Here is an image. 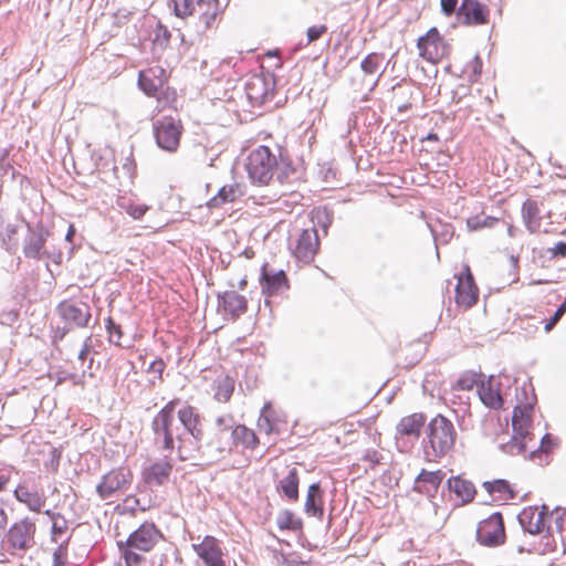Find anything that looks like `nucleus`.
Masks as SVG:
<instances>
[{"label":"nucleus","mask_w":566,"mask_h":566,"mask_svg":"<svg viewBox=\"0 0 566 566\" xmlns=\"http://www.w3.org/2000/svg\"><path fill=\"white\" fill-rule=\"evenodd\" d=\"M245 169L250 180L259 186H268L277 177L284 182L294 172L292 164L286 158L277 157L268 146H258L247 158Z\"/></svg>","instance_id":"f257e3e1"},{"label":"nucleus","mask_w":566,"mask_h":566,"mask_svg":"<svg viewBox=\"0 0 566 566\" xmlns=\"http://www.w3.org/2000/svg\"><path fill=\"white\" fill-rule=\"evenodd\" d=\"M179 399L168 401L154 417L151 421V429L154 432V440L164 450H176L181 461L190 458V451L195 448L188 447V441L182 438L184 433L176 422V407Z\"/></svg>","instance_id":"f03ea898"},{"label":"nucleus","mask_w":566,"mask_h":566,"mask_svg":"<svg viewBox=\"0 0 566 566\" xmlns=\"http://www.w3.org/2000/svg\"><path fill=\"white\" fill-rule=\"evenodd\" d=\"M164 539V533L154 523L146 521L129 534L118 547L126 566H139L144 557L138 553L151 552Z\"/></svg>","instance_id":"7ed1b4c3"},{"label":"nucleus","mask_w":566,"mask_h":566,"mask_svg":"<svg viewBox=\"0 0 566 566\" xmlns=\"http://www.w3.org/2000/svg\"><path fill=\"white\" fill-rule=\"evenodd\" d=\"M457 437L454 424L443 415H437L427 426L428 448L436 458L448 454L453 449ZM427 454L430 452L427 451Z\"/></svg>","instance_id":"20e7f679"},{"label":"nucleus","mask_w":566,"mask_h":566,"mask_svg":"<svg viewBox=\"0 0 566 566\" xmlns=\"http://www.w3.org/2000/svg\"><path fill=\"white\" fill-rule=\"evenodd\" d=\"M184 130V124L178 117L164 116L153 124L157 146L168 153L178 150Z\"/></svg>","instance_id":"39448f33"},{"label":"nucleus","mask_w":566,"mask_h":566,"mask_svg":"<svg viewBox=\"0 0 566 566\" xmlns=\"http://www.w3.org/2000/svg\"><path fill=\"white\" fill-rule=\"evenodd\" d=\"M36 526L30 517L14 522L6 536V545L12 555H22L30 549L35 541Z\"/></svg>","instance_id":"423d86ee"},{"label":"nucleus","mask_w":566,"mask_h":566,"mask_svg":"<svg viewBox=\"0 0 566 566\" xmlns=\"http://www.w3.org/2000/svg\"><path fill=\"white\" fill-rule=\"evenodd\" d=\"M133 476V472L126 467L112 469L102 476L96 485V492L102 500L117 496L129 489Z\"/></svg>","instance_id":"0eeeda50"},{"label":"nucleus","mask_w":566,"mask_h":566,"mask_svg":"<svg viewBox=\"0 0 566 566\" xmlns=\"http://www.w3.org/2000/svg\"><path fill=\"white\" fill-rule=\"evenodd\" d=\"M417 48L419 56L432 64H438L450 53V45L434 27L418 39Z\"/></svg>","instance_id":"6e6552de"},{"label":"nucleus","mask_w":566,"mask_h":566,"mask_svg":"<svg viewBox=\"0 0 566 566\" xmlns=\"http://www.w3.org/2000/svg\"><path fill=\"white\" fill-rule=\"evenodd\" d=\"M455 277V304L463 310H469L479 301V287L474 281L470 266L464 264L462 271L457 274Z\"/></svg>","instance_id":"1a4fd4ad"},{"label":"nucleus","mask_w":566,"mask_h":566,"mask_svg":"<svg viewBox=\"0 0 566 566\" xmlns=\"http://www.w3.org/2000/svg\"><path fill=\"white\" fill-rule=\"evenodd\" d=\"M476 538L484 546L502 545L506 538L502 514L493 513L481 521L478 525Z\"/></svg>","instance_id":"9d476101"},{"label":"nucleus","mask_w":566,"mask_h":566,"mask_svg":"<svg viewBox=\"0 0 566 566\" xmlns=\"http://www.w3.org/2000/svg\"><path fill=\"white\" fill-rule=\"evenodd\" d=\"M56 313L70 328L86 327L92 316L88 304L73 300H64L60 302L56 306Z\"/></svg>","instance_id":"9b49d317"},{"label":"nucleus","mask_w":566,"mask_h":566,"mask_svg":"<svg viewBox=\"0 0 566 566\" xmlns=\"http://www.w3.org/2000/svg\"><path fill=\"white\" fill-rule=\"evenodd\" d=\"M197 32L205 34L207 31L217 29L224 9L220 0H196Z\"/></svg>","instance_id":"f8f14e48"},{"label":"nucleus","mask_w":566,"mask_h":566,"mask_svg":"<svg viewBox=\"0 0 566 566\" xmlns=\"http://www.w3.org/2000/svg\"><path fill=\"white\" fill-rule=\"evenodd\" d=\"M535 403L536 396L532 394L531 397H526L525 402H521L514 408L512 417L514 438L525 439L531 433Z\"/></svg>","instance_id":"ddd939ff"},{"label":"nucleus","mask_w":566,"mask_h":566,"mask_svg":"<svg viewBox=\"0 0 566 566\" xmlns=\"http://www.w3.org/2000/svg\"><path fill=\"white\" fill-rule=\"evenodd\" d=\"M458 18L463 25L468 27L488 24L490 9L481 0H462L458 9Z\"/></svg>","instance_id":"4468645a"},{"label":"nucleus","mask_w":566,"mask_h":566,"mask_svg":"<svg viewBox=\"0 0 566 566\" xmlns=\"http://www.w3.org/2000/svg\"><path fill=\"white\" fill-rule=\"evenodd\" d=\"M553 516L546 505H534L523 509L518 518L522 526L531 534H538L547 525L548 518Z\"/></svg>","instance_id":"2eb2a0df"},{"label":"nucleus","mask_w":566,"mask_h":566,"mask_svg":"<svg viewBox=\"0 0 566 566\" xmlns=\"http://www.w3.org/2000/svg\"><path fill=\"white\" fill-rule=\"evenodd\" d=\"M319 248L318 233L315 228L303 230L292 249L294 256L304 262L310 263L314 260Z\"/></svg>","instance_id":"dca6fc26"},{"label":"nucleus","mask_w":566,"mask_h":566,"mask_svg":"<svg viewBox=\"0 0 566 566\" xmlns=\"http://www.w3.org/2000/svg\"><path fill=\"white\" fill-rule=\"evenodd\" d=\"M260 285L266 296L281 294L290 289L289 279L283 270H273L264 264L261 270Z\"/></svg>","instance_id":"f3484780"},{"label":"nucleus","mask_w":566,"mask_h":566,"mask_svg":"<svg viewBox=\"0 0 566 566\" xmlns=\"http://www.w3.org/2000/svg\"><path fill=\"white\" fill-rule=\"evenodd\" d=\"M287 424L285 413L276 409L272 403L268 402L263 406L261 415L258 419V428L265 434H279Z\"/></svg>","instance_id":"a211bd4d"},{"label":"nucleus","mask_w":566,"mask_h":566,"mask_svg":"<svg viewBox=\"0 0 566 566\" xmlns=\"http://www.w3.org/2000/svg\"><path fill=\"white\" fill-rule=\"evenodd\" d=\"M196 554L206 566H226L220 542L211 535H207L198 544H192Z\"/></svg>","instance_id":"6ab92c4d"},{"label":"nucleus","mask_w":566,"mask_h":566,"mask_svg":"<svg viewBox=\"0 0 566 566\" xmlns=\"http://www.w3.org/2000/svg\"><path fill=\"white\" fill-rule=\"evenodd\" d=\"M138 84L146 95H157V92L167 85L165 69L159 65H155L140 71L138 76Z\"/></svg>","instance_id":"aec40b11"},{"label":"nucleus","mask_w":566,"mask_h":566,"mask_svg":"<svg viewBox=\"0 0 566 566\" xmlns=\"http://www.w3.org/2000/svg\"><path fill=\"white\" fill-rule=\"evenodd\" d=\"M177 417L180 423L196 442H199L203 438L202 418L198 410L190 405H185L177 411Z\"/></svg>","instance_id":"412c9836"},{"label":"nucleus","mask_w":566,"mask_h":566,"mask_svg":"<svg viewBox=\"0 0 566 566\" xmlns=\"http://www.w3.org/2000/svg\"><path fill=\"white\" fill-rule=\"evenodd\" d=\"M13 495L18 502L24 504L34 513H41L46 503V497L42 490L31 489L25 483L18 484Z\"/></svg>","instance_id":"4be33fe9"},{"label":"nucleus","mask_w":566,"mask_h":566,"mask_svg":"<svg viewBox=\"0 0 566 566\" xmlns=\"http://www.w3.org/2000/svg\"><path fill=\"white\" fill-rule=\"evenodd\" d=\"M444 476L442 470L427 471L422 469L415 479L413 490L428 496H434Z\"/></svg>","instance_id":"5701e85b"},{"label":"nucleus","mask_w":566,"mask_h":566,"mask_svg":"<svg viewBox=\"0 0 566 566\" xmlns=\"http://www.w3.org/2000/svg\"><path fill=\"white\" fill-rule=\"evenodd\" d=\"M218 298L221 311L232 319H237L248 310L247 297L235 291H226Z\"/></svg>","instance_id":"b1692460"},{"label":"nucleus","mask_w":566,"mask_h":566,"mask_svg":"<svg viewBox=\"0 0 566 566\" xmlns=\"http://www.w3.org/2000/svg\"><path fill=\"white\" fill-rule=\"evenodd\" d=\"M426 415L422 412H415L402 417L396 426L397 434L400 437L418 438L426 423Z\"/></svg>","instance_id":"393cba45"},{"label":"nucleus","mask_w":566,"mask_h":566,"mask_svg":"<svg viewBox=\"0 0 566 566\" xmlns=\"http://www.w3.org/2000/svg\"><path fill=\"white\" fill-rule=\"evenodd\" d=\"M234 379L222 370H213V397L219 402H228L234 391Z\"/></svg>","instance_id":"a878e982"},{"label":"nucleus","mask_w":566,"mask_h":566,"mask_svg":"<svg viewBox=\"0 0 566 566\" xmlns=\"http://www.w3.org/2000/svg\"><path fill=\"white\" fill-rule=\"evenodd\" d=\"M385 56L382 53L371 52L364 57L360 69L366 76H369V91H373L382 74L380 71Z\"/></svg>","instance_id":"bb28decb"},{"label":"nucleus","mask_w":566,"mask_h":566,"mask_svg":"<svg viewBox=\"0 0 566 566\" xmlns=\"http://www.w3.org/2000/svg\"><path fill=\"white\" fill-rule=\"evenodd\" d=\"M483 489L493 497L494 501L507 502L517 496L514 486L506 480L485 481Z\"/></svg>","instance_id":"cd10ccee"},{"label":"nucleus","mask_w":566,"mask_h":566,"mask_svg":"<svg viewBox=\"0 0 566 566\" xmlns=\"http://www.w3.org/2000/svg\"><path fill=\"white\" fill-rule=\"evenodd\" d=\"M305 513L310 516L322 518L324 515V500L323 492L321 490L319 483H313L308 486L305 505Z\"/></svg>","instance_id":"c85d7f7f"},{"label":"nucleus","mask_w":566,"mask_h":566,"mask_svg":"<svg viewBox=\"0 0 566 566\" xmlns=\"http://www.w3.org/2000/svg\"><path fill=\"white\" fill-rule=\"evenodd\" d=\"M172 468V463L167 460L155 462L145 470V481L149 484L163 485L168 482Z\"/></svg>","instance_id":"c756f323"},{"label":"nucleus","mask_w":566,"mask_h":566,"mask_svg":"<svg viewBox=\"0 0 566 566\" xmlns=\"http://www.w3.org/2000/svg\"><path fill=\"white\" fill-rule=\"evenodd\" d=\"M479 396L481 401L489 408L499 409L503 405V398L500 392L499 384L493 379L482 381L479 387Z\"/></svg>","instance_id":"7c9ffc66"},{"label":"nucleus","mask_w":566,"mask_h":566,"mask_svg":"<svg viewBox=\"0 0 566 566\" xmlns=\"http://www.w3.org/2000/svg\"><path fill=\"white\" fill-rule=\"evenodd\" d=\"M448 488L463 504L472 502L476 494L473 483L461 476L450 478L448 480Z\"/></svg>","instance_id":"2f4dec72"},{"label":"nucleus","mask_w":566,"mask_h":566,"mask_svg":"<svg viewBox=\"0 0 566 566\" xmlns=\"http://www.w3.org/2000/svg\"><path fill=\"white\" fill-rule=\"evenodd\" d=\"M242 195L243 192L238 184L226 185L208 201V207L220 208L224 203L234 202Z\"/></svg>","instance_id":"473e14b6"},{"label":"nucleus","mask_w":566,"mask_h":566,"mask_svg":"<svg viewBox=\"0 0 566 566\" xmlns=\"http://www.w3.org/2000/svg\"><path fill=\"white\" fill-rule=\"evenodd\" d=\"M522 217L526 228L532 232L541 230L539 208L535 200L527 199L522 206Z\"/></svg>","instance_id":"72a5a7b5"},{"label":"nucleus","mask_w":566,"mask_h":566,"mask_svg":"<svg viewBox=\"0 0 566 566\" xmlns=\"http://www.w3.org/2000/svg\"><path fill=\"white\" fill-rule=\"evenodd\" d=\"M245 93L253 104H262L268 97L265 80L261 76H253L245 84Z\"/></svg>","instance_id":"f704fd0d"},{"label":"nucleus","mask_w":566,"mask_h":566,"mask_svg":"<svg viewBox=\"0 0 566 566\" xmlns=\"http://www.w3.org/2000/svg\"><path fill=\"white\" fill-rule=\"evenodd\" d=\"M298 472L296 468H289L287 474L280 481V490L290 501L298 500Z\"/></svg>","instance_id":"c9c22d12"},{"label":"nucleus","mask_w":566,"mask_h":566,"mask_svg":"<svg viewBox=\"0 0 566 566\" xmlns=\"http://www.w3.org/2000/svg\"><path fill=\"white\" fill-rule=\"evenodd\" d=\"M45 235L42 231H32L24 244L23 252L27 258L40 259L45 244Z\"/></svg>","instance_id":"e433bc0d"},{"label":"nucleus","mask_w":566,"mask_h":566,"mask_svg":"<svg viewBox=\"0 0 566 566\" xmlns=\"http://www.w3.org/2000/svg\"><path fill=\"white\" fill-rule=\"evenodd\" d=\"M157 101L156 112L157 114L164 112L165 109H174L177 111V99L178 95L175 88L166 85L155 95Z\"/></svg>","instance_id":"4c0bfd02"},{"label":"nucleus","mask_w":566,"mask_h":566,"mask_svg":"<svg viewBox=\"0 0 566 566\" xmlns=\"http://www.w3.org/2000/svg\"><path fill=\"white\" fill-rule=\"evenodd\" d=\"M232 438L237 443H240L248 449H255L259 446V439L255 432L243 424L234 427L232 430Z\"/></svg>","instance_id":"58836bf2"},{"label":"nucleus","mask_w":566,"mask_h":566,"mask_svg":"<svg viewBox=\"0 0 566 566\" xmlns=\"http://www.w3.org/2000/svg\"><path fill=\"white\" fill-rule=\"evenodd\" d=\"M276 524L280 530L297 531L302 528V521L290 510L281 511L277 514Z\"/></svg>","instance_id":"ea45409f"},{"label":"nucleus","mask_w":566,"mask_h":566,"mask_svg":"<svg viewBox=\"0 0 566 566\" xmlns=\"http://www.w3.org/2000/svg\"><path fill=\"white\" fill-rule=\"evenodd\" d=\"M119 207L135 220H140L149 210L148 206L133 200L119 202Z\"/></svg>","instance_id":"a19ab883"},{"label":"nucleus","mask_w":566,"mask_h":566,"mask_svg":"<svg viewBox=\"0 0 566 566\" xmlns=\"http://www.w3.org/2000/svg\"><path fill=\"white\" fill-rule=\"evenodd\" d=\"M177 17L187 18L195 13L197 8L196 0H171Z\"/></svg>","instance_id":"79ce46f5"},{"label":"nucleus","mask_w":566,"mask_h":566,"mask_svg":"<svg viewBox=\"0 0 566 566\" xmlns=\"http://www.w3.org/2000/svg\"><path fill=\"white\" fill-rule=\"evenodd\" d=\"M210 446H214L220 453L230 452L231 446L229 442L228 431L226 429L219 430L210 441Z\"/></svg>","instance_id":"37998d69"},{"label":"nucleus","mask_w":566,"mask_h":566,"mask_svg":"<svg viewBox=\"0 0 566 566\" xmlns=\"http://www.w3.org/2000/svg\"><path fill=\"white\" fill-rule=\"evenodd\" d=\"M478 384V378L475 374L465 373L460 376L457 382L453 385V389L455 390H472L474 386Z\"/></svg>","instance_id":"c03bdc74"},{"label":"nucleus","mask_w":566,"mask_h":566,"mask_svg":"<svg viewBox=\"0 0 566 566\" xmlns=\"http://www.w3.org/2000/svg\"><path fill=\"white\" fill-rule=\"evenodd\" d=\"M106 329L109 333V342L115 345H120V339L123 337V331L120 325L116 324L112 317L106 318Z\"/></svg>","instance_id":"a18cd8bd"},{"label":"nucleus","mask_w":566,"mask_h":566,"mask_svg":"<svg viewBox=\"0 0 566 566\" xmlns=\"http://www.w3.org/2000/svg\"><path fill=\"white\" fill-rule=\"evenodd\" d=\"M496 218L486 217L481 219L480 217H471L468 219L467 224L470 230H478L484 227H492L494 222H496Z\"/></svg>","instance_id":"49530a36"},{"label":"nucleus","mask_w":566,"mask_h":566,"mask_svg":"<svg viewBox=\"0 0 566 566\" xmlns=\"http://www.w3.org/2000/svg\"><path fill=\"white\" fill-rule=\"evenodd\" d=\"M326 32H327V27L325 24H316V25L310 27L306 32V35H307L306 44H310V43L318 40Z\"/></svg>","instance_id":"de8ad7c7"},{"label":"nucleus","mask_w":566,"mask_h":566,"mask_svg":"<svg viewBox=\"0 0 566 566\" xmlns=\"http://www.w3.org/2000/svg\"><path fill=\"white\" fill-rule=\"evenodd\" d=\"M52 566H67V549L60 545L53 553Z\"/></svg>","instance_id":"09e8293b"},{"label":"nucleus","mask_w":566,"mask_h":566,"mask_svg":"<svg viewBox=\"0 0 566 566\" xmlns=\"http://www.w3.org/2000/svg\"><path fill=\"white\" fill-rule=\"evenodd\" d=\"M67 528L66 521L62 516V518L56 520L52 523V537L55 539L56 535L63 534Z\"/></svg>","instance_id":"8fccbe9b"},{"label":"nucleus","mask_w":566,"mask_h":566,"mask_svg":"<svg viewBox=\"0 0 566 566\" xmlns=\"http://www.w3.org/2000/svg\"><path fill=\"white\" fill-rule=\"evenodd\" d=\"M563 313L562 311H559L558 308L556 310V312L554 313V315L547 319L545 322V325H544V331L546 333H549L555 326L556 324L560 321V318L563 317Z\"/></svg>","instance_id":"3c124183"},{"label":"nucleus","mask_w":566,"mask_h":566,"mask_svg":"<svg viewBox=\"0 0 566 566\" xmlns=\"http://www.w3.org/2000/svg\"><path fill=\"white\" fill-rule=\"evenodd\" d=\"M440 4H441L442 12L447 17H450L455 11L457 4H458V0H441Z\"/></svg>","instance_id":"603ef678"},{"label":"nucleus","mask_w":566,"mask_h":566,"mask_svg":"<svg viewBox=\"0 0 566 566\" xmlns=\"http://www.w3.org/2000/svg\"><path fill=\"white\" fill-rule=\"evenodd\" d=\"M551 252L554 256H566V242H558L551 249Z\"/></svg>","instance_id":"864d4df0"},{"label":"nucleus","mask_w":566,"mask_h":566,"mask_svg":"<svg viewBox=\"0 0 566 566\" xmlns=\"http://www.w3.org/2000/svg\"><path fill=\"white\" fill-rule=\"evenodd\" d=\"M91 338H87V342L84 343L82 349L80 350L78 353V360H81L82 363H84L86 360V358L88 357V355L91 354V350H92V345L90 343Z\"/></svg>","instance_id":"5fc2aeb1"},{"label":"nucleus","mask_w":566,"mask_h":566,"mask_svg":"<svg viewBox=\"0 0 566 566\" xmlns=\"http://www.w3.org/2000/svg\"><path fill=\"white\" fill-rule=\"evenodd\" d=\"M129 503H133L134 505H139V500L136 496H134V495H129V496H127L124 500V504L128 505ZM127 509L129 510V512L133 515H135V513H136V507L135 506H127Z\"/></svg>","instance_id":"6e6d98bb"},{"label":"nucleus","mask_w":566,"mask_h":566,"mask_svg":"<svg viewBox=\"0 0 566 566\" xmlns=\"http://www.w3.org/2000/svg\"><path fill=\"white\" fill-rule=\"evenodd\" d=\"M7 524H8V514L4 511V509H2L0 506V534L4 531Z\"/></svg>","instance_id":"4d7b16f0"},{"label":"nucleus","mask_w":566,"mask_h":566,"mask_svg":"<svg viewBox=\"0 0 566 566\" xmlns=\"http://www.w3.org/2000/svg\"><path fill=\"white\" fill-rule=\"evenodd\" d=\"M379 453L377 451H370L368 452L366 455H365V459L373 462V463H378L379 462Z\"/></svg>","instance_id":"13d9d810"},{"label":"nucleus","mask_w":566,"mask_h":566,"mask_svg":"<svg viewBox=\"0 0 566 566\" xmlns=\"http://www.w3.org/2000/svg\"><path fill=\"white\" fill-rule=\"evenodd\" d=\"M42 512H43L46 516H49V517L51 518L52 523H53L54 521H56V520L62 518V515H61L60 513H55V512H53V511H51V510H45V511H43V510H42Z\"/></svg>","instance_id":"bf43d9fd"},{"label":"nucleus","mask_w":566,"mask_h":566,"mask_svg":"<svg viewBox=\"0 0 566 566\" xmlns=\"http://www.w3.org/2000/svg\"><path fill=\"white\" fill-rule=\"evenodd\" d=\"M9 481H10L9 476L0 475V492L6 489Z\"/></svg>","instance_id":"052dcab7"},{"label":"nucleus","mask_w":566,"mask_h":566,"mask_svg":"<svg viewBox=\"0 0 566 566\" xmlns=\"http://www.w3.org/2000/svg\"><path fill=\"white\" fill-rule=\"evenodd\" d=\"M74 235H75V228H74L73 224H71L70 228H69V231L66 233V240L72 242Z\"/></svg>","instance_id":"680f3d73"},{"label":"nucleus","mask_w":566,"mask_h":566,"mask_svg":"<svg viewBox=\"0 0 566 566\" xmlns=\"http://www.w3.org/2000/svg\"><path fill=\"white\" fill-rule=\"evenodd\" d=\"M6 243L9 249L17 248V245H18V241L14 240L11 234L8 237V240L6 241Z\"/></svg>","instance_id":"e2e57ef3"},{"label":"nucleus","mask_w":566,"mask_h":566,"mask_svg":"<svg viewBox=\"0 0 566 566\" xmlns=\"http://www.w3.org/2000/svg\"><path fill=\"white\" fill-rule=\"evenodd\" d=\"M517 229L513 224L507 226V234L509 237L513 238L516 235Z\"/></svg>","instance_id":"0e129e2a"},{"label":"nucleus","mask_w":566,"mask_h":566,"mask_svg":"<svg viewBox=\"0 0 566 566\" xmlns=\"http://www.w3.org/2000/svg\"><path fill=\"white\" fill-rule=\"evenodd\" d=\"M558 310L562 311L563 314L566 313V296L564 302L558 306Z\"/></svg>","instance_id":"69168bd1"},{"label":"nucleus","mask_w":566,"mask_h":566,"mask_svg":"<svg viewBox=\"0 0 566 566\" xmlns=\"http://www.w3.org/2000/svg\"><path fill=\"white\" fill-rule=\"evenodd\" d=\"M428 138L432 139V140H437L438 139L437 135H429Z\"/></svg>","instance_id":"338daca9"},{"label":"nucleus","mask_w":566,"mask_h":566,"mask_svg":"<svg viewBox=\"0 0 566 566\" xmlns=\"http://www.w3.org/2000/svg\"><path fill=\"white\" fill-rule=\"evenodd\" d=\"M245 285H247V281H245V280H242V281L240 282V286L243 289Z\"/></svg>","instance_id":"774afa93"}]
</instances>
